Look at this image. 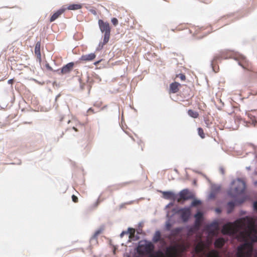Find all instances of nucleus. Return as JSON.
Instances as JSON below:
<instances>
[{
	"label": "nucleus",
	"mask_w": 257,
	"mask_h": 257,
	"mask_svg": "<svg viewBox=\"0 0 257 257\" xmlns=\"http://www.w3.org/2000/svg\"><path fill=\"white\" fill-rule=\"evenodd\" d=\"M174 204V203L173 202H170L169 204H168L166 206V208H168L169 207V206H172Z\"/></svg>",
	"instance_id": "nucleus-35"
},
{
	"label": "nucleus",
	"mask_w": 257,
	"mask_h": 257,
	"mask_svg": "<svg viewBox=\"0 0 257 257\" xmlns=\"http://www.w3.org/2000/svg\"><path fill=\"white\" fill-rule=\"evenodd\" d=\"M74 66V63L71 62L67 63L66 65L62 67L61 73L62 74H67L69 73Z\"/></svg>",
	"instance_id": "nucleus-8"
},
{
	"label": "nucleus",
	"mask_w": 257,
	"mask_h": 257,
	"mask_svg": "<svg viewBox=\"0 0 257 257\" xmlns=\"http://www.w3.org/2000/svg\"><path fill=\"white\" fill-rule=\"evenodd\" d=\"M183 229V227H179L172 229L170 230V234L172 236H177Z\"/></svg>",
	"instance_id": "nucleus-14"
},
{
	"label": "nucleus",
	"mask_w": 257,
	"mask_h": 257,
	"mask_svg": "<svg viewBox=\"0 0 257 257\" xmlns=\"http://www.w3.org/2000/svg\"><path fill=\"white\" fill-rule=\"evenodd\" d=\"M180 85V84L177 82L171 83L170 85V89L171 92L173 93L177 92L179 90L178 86Z\"/></svg>",
	"instance_id": "nucleus-12"
},
{
	"label": "nucleus",
	"mask_w": 257,
	"mask_h": 257,
	"mask_svg": "<svg viewBox=\"0 0 257 257\" xmlns=\"http://www.w3.org/2000/svg\"><path fill=\"white\" fill-rule=\"evenodd\" d=\"M220 172L222 173V174H224V172L223 169L222 168H220Z\"/></svg>",
	"instance_id": "nucleus-39"
},
{
	"label": "nucleus",
	"mask_w": 257,
	"mask_h": 257,
	"mask_svg": "<svg viewBox=\"0 0 257 257\" xmlns=\"http://www.w3.org/2000/svg\"><path fill=\"white\" fill-rule=\"evenodd\" d=\"M201 203V201L200 200H194L191 203L190 206L189 207H192L195 206L197 205L200 204Z\"/></svg>",
	"instance_id": "nucleus-24"
},
{
	"label": "nucleus",
	"mask_w": 257,
	"mask_h": 257,
	"mask_svg": "<svg viewBox=\"0 0 257 257\" xmlns=\"http://www.w3.org/2000/svg\"><path fill=\"white\" fill-rule=\"evenodd\" d=\"M66 10L65 8H62L57 10L53 15L51 16L50 21V22H53L55 21L61 14H62Z\"/></svg>",
	"instance_id": "nucleus-10"
},
{
	"label": "nucleus",
	"mask_w": 257,
	"mask_h": 257,
	"mask_svg": "<svg viewBox=\"0 0 257 257\" xmlns=\"http://www.w3.org/2000/svg\"><path fill=\"white\" fill-rule=\"evenodd\" d=\"M102 231V229L99 228L97 229L94 233L92 237L91 238V239H96L97 237V236L100 234Z\"/></svg>",
	"instance_id": "nucleus-21"
},
{
	"label": "nucleus",
	"mask_w": 257,
	"mask_h": 257,
	"mask_svg": "<svg viewBox=\"0 0 257 257\" xmlns=\"http://www.w3.org/2000/svg\"><path fill=\"white\" fill-rule=\"evenodd\" d=\"M81 8V6L79 4H72L69 5L67 9L70 10H76L80 9Z\"/></svg>",
	"instance_id": "nucleus-16"
},
{
	"label": "nucleus",
	"mask_w": 257,
	"mask_h": 257,
	"mask_svg": "<svg viewBox=\"0 0 257 257\" xmlns=\"http://www.w3.org/2000/svg\"><path fill=\"white\" fill-rule=\"evenodd\" d=\"M73 128L75 130H76L75 128L74 127H73Z\"/></svg>",
	"instance_id": "nucleus-45"
},
{
	"label": "nucleus",
	"mask_w": 257,
	"mask_h": 257,
	"mask_svg": "<svg viewBox=\"0 0 257 257\" xmlns=\"http://www.w3.org/2000/svg\"><path fill=\"white\" fill-rule=\"evenodd\" d=\"M72 199L73 202H76L77 201L78 198L76 196H75L74 195H73L72 196Z\"/></svg>",
	"instance_id": "nucleus-33"
},
{
	"label": "nucleus",
	"mask_w": 257,
	"mask_h": 257,
	"mask_svg": "<svg viewBox=\"0 0 257 257\" xmlns=\"http://www.w3.org/2000/svg\"><path fill=\"white\" fill-rule=\"evenodd\" d=\"M202 216V213L201 212H197V213L195 214V216L198 219L201 217Z\"/></svg>",
	"instance_id": "nucleus-31"
},
{
	"label": "nucleus",
	"mask_w": 257,
	"mask_h": 257,
	"mask_svg": "<svg viewBox=\"0 0 257 257\" xmlns=\"http://www.w3.org/2000/svg\"><path fill=\"white\" fill-rule=\"evenodd\" d=\"M111 23H112V24L114 25H116L118 23V21H117V19H116L115 18H112L111 20Z\"/></svg>",
	"instance_id": "nucleus-30"
},
{
	"label": "nucleus",
	"mask_w": 257,
	"mask_h": 257,
	"mask_svg": "<svg viewBox=\"0 0 257 257\" xmlns=\"http://www.w3.org/2000/svg\"><path fill=\"white\" fill-rule=\"evenodd\" d=\"M95 54L94 53H91L88 54L83 55L80 58V60L82 61H91L95 58Z\"/></svg>",
	"instance_id": "nucleus-9"
},
{
	"label": "nucleus",
	"mask_w": 257,
	"mask_h": 257,
	"mask_svg": "<svg viewBox=\"0 0 257 257\" xmlns=\"http://www.w3.org/2000/svg\"><path fill=\"white\" fill-rule=\"evenodd\" d=\"M99 62H100V61H97V62H95L94 64L95 65H96V64H97Z\"/></svg>",
	"instance_id": "nucleus-40"
},
{
	"label": "nucleus",
	"mask_w": 257,
	"mask_h": 257,
	"mask_svg": "<svg viewBox=\"0 0 257 257\" xmlns=\"http://www.w3.org/2000/svg\"><path fill=\"white\" fill-rule=\"evenodd\" d=\"M32 80L40 84V82H38V81H37L36 79H33Z\"/></svg>",
	"instance_id": "nucleus-41"
},
{
	"label": "nucleus",
	"mask_w": 257,
	"mask_h": 257,
	"mask_svg": "<svg viewBox=\"0 0 257 257\" xmlns=\"http://www.w3.org/2000/svg\"><path fill=\"white\" fill-rule=\"evenodd\" d=\"M224 239L222 238L216 239L214 242V245L216 247H221L224 244Z\"/></svg>",
	"instance_id": "nucleus-13"
},
{
	"label": "nucleus",
	"mask_w": 257,
	"mask_h": 257,
	"mask_svg": "<svg viewBox=\"0 0 257 257\" xmlns=\"http://www.w3.org/2000/svg\"><path fill=\"white\" fill-rule=\"evenodd\" d=\"M220 188L221 187L220 185L215 184L212 185L211 187V191L216 194L220 191Z\"/></svg>",
	"instance_id": "nucleus-19"
},
{
	"label": "nucleus",
	"mask_w": 257,
	"mask_h": 257,
	"mask_svg": "<svg viewBox=\"0 0 257 257\" xmlns=\"http://www.w3.org/2000/svg\"><path fill=\"white\" fill-rule=\"evenodd\" d=\"M102 231V229L99 228L97 229L94 233L92 237L91 238V239H96L97 237V236L100 234Z\"/></svg>",
	"instance_id": "nucleus-22"
},
{
	"label": "nucleus",
	"mask_w": 257,
	"mask_h": 257,
	"mask_svg": "<svg viewBox=\"0 0 257 257\" xmlns=\"http://www.w3.org/2000/svg\"><path fill=\"white\" fill-rule=\"evenodd\" d=\"M215 211L216 212H217V213H220L221 212V210L219 208H216L215 209Z\"/></svg>",
	"instance_id": "nucleus-38"
},
{
	"label": "nucleus",
	"mask_w": 257,
	"mask_h": 257,
	"mask_svg": "<svg viewBox=\"0 0 257 257\" xmlns=\"http://www.w3.org/2000/svg\"><path fill=\"white\" fill-rule=\"evenodd\" d=\"M98 24L100 31L102 33H104V43H107L109 41L110 33V29L109 23L107 22H104L102 20H99Z\"/></svg>",
	"instance_id": "nucleus-4"
},
{
	"label": "nucleus",
	"mask_w": 257,
	"mask_h": 257,
	"mask_svg": "<svg viewBox=\"0 0 257 257\" xmlns=\"http://www.w3.org/2000/svg\"><path fill=\"white\" fill-rule=\"evenodd\" d=\"M253 208L254 210H257V201L253 203Z\"/></svg>",
	"instance_id": "nucleus-34"
},
{
	"label": "nucleus",
	"mask_w": 257,
	"mask_h": 257,
	"mask_svg": "<svg viewBox=\"0 0 257 257\" xmlns=\"http://www.w3.org/2000/svg\"><path fill=\"white\" fill-rule=\"evenodd\" d=\"M167 216L169 217V214L168 213L167 214Z\"/></svg>",
	"instance_id": "nucleus-44"
},
{
	"label": "nucleus",
	"mask_w": 257,
	"mask_h": 257,
	"mask_svg": "<svg viewBox=\"0 0 257 257\" xmlns=\"http://www.w3.org/2000/svg\"><path fill=\"white\" fill-rule=\"evenodd\" d=\"M179 197L177 194V202H180L181 199L184 200H188L191 199L195 198L194 194L190 192L188 189H184L182 190L179 193Z\"/></svg>",
	"instance_id": "nucleus-5"
},
{
	"label": "nucleus",
	"mask_w": 257,
	"mask_h": 257,
	"mask_svg": "<svg viewBox=\"0 0 257 257\" xmlns=\"http://www.w3.org/2000/svg\"><path fill=\"white\" fill-rule=\"evenodd\" d=\"M246 188L245 182L241 179H237L232 182V186L228 190V195L231 198L238 202L239 204L243 203V200H237V198L243 193Z\"/></svg>",
	"instance_id": "nucleus-2"
},
{
	"label": "nucleus",
	"mask_w": 257,
	"mask_h": 257,
	"mask_svg": "<svg viewBox=\"0 0 257 257\" xmlns=\"http://www.w3.org/2000/svg\"><path fill=\"white\" fill-rule=\"evenodd\" d=\"M179 77L182 80H184L185 79V76L182 73L179 74Z\"/></svg>",
	"instance_id": "nucleus-32"
},
{
	"label": "nucleus",
	"mask_w": 257,
	"mask_h": 257,
	"mask_svg": "<svg viewBox=\"0 0 257 257\" xmlns=\"http://www.w3.org/2000/svg\"><path fill=\"white\" fill-rule=\"evenodd\" d=\"M237 238L244 243L237 247V257H251L252 245L257 242V227L256 221L249 216L238 219L235 222Z\"/></svg>",
	"instance_id": "nucleus-1"
},
{
	"label": "nucleus",
	"mask_w": 257,
	"mask_h": 257,
	"mask_svg": "<svg viewBox=\"0 0 257 257\" xmlns=\"http://www.w3.org/2000/svg\"><path fill=\"white\" fill-rule=\"evenodd\" d=\"M198 133L199 136L202 138L203 139L205 138V135L203 133V130L202 128L199 127L198 128Z\"/></svg>",
	"instance_id": "nucleus-25"
},
{
	"label": "nucleus",
	"mask_w": 257,
	"mask_h": 257,
	"mask_svg": "<svg viewBox=\"0 0 257 257\" xmlns=\"http://www.w3.org/2000/svg\"><path fill=\"white\" fill-rule=\"evenodd\" d=\"M171 226V224L169 222V221H167L166 223V229L167 230H170V227Z\"/></svg>",
	"instance_id": "nucleus-29"
},
{
	"label": "nucleus",
	"mask_w": 257,
	"mask_h": 257,
	"mask_svg": "<svg viewBox=\"0 0 257 257\" xmlns=\"http://www.w3.org/2000/svg\"><path fill=\"white\" fill-rule=\"evenodd\" d=\"M161 239V232L159 230H157L154 234L152 240L154 242H157Z\"/></svg>",
	"instance_id": "nucleus-15"
},
{
	"label": "nucleus",
	"mask_w": 257,
	"mask_h": 257,
	"mask_svg": "<svg viewBox=\"0 0 257 257\" xmlns=\"http://www.w3.org/2000/svg\"><path fill=\"white\" fill-rule=\"evenodd\" d=\"M41 42L38 41L37 42L35 47V53L37 55L39 62L41 61V56L40 52Z\"/></svg>",
	"instance_id": "nucleus-11"
},
{
	"label": "nucleus",
	"mask_w": 257,
	"mask_h": 257,
	"mask_svg": "<svg viewBox=\"0 0 257 257\" xmlns=\"http://www.w3.org/2000/svg\"><path fill=\"white\" fill-rule=\"evenodd\" d=\"M106 43H104V40L103 41V43L100 42L98 44V47L96 49V51H99L102 49L103 45Z\"/></svg>",
	"instance_id": "nucleus-26"
},
{
	"label": "nucleus",
	"mask_w": 257,
	"mask_h": 257,
	"mask_svg": "<svg viewBox=\"0 0 257 257\" xmlns=\"http://www.w3.org/2000/svg\"><path fill=\"white\" fill-rule=\"evenodd\" d=\"M209 226L213 227L215 229H217L218 228V223L217 221H214L210 224Z\"/></svg>",
	"instance_id": "nucleus-27"
},
{
	"label": "nucleus",
	"mask_w": 257,
	"mask_h": 257,
	"mask_svg": "<svg viewBox=\"0 0 257 257\" xmlns=\"http://www.w3.org/2000/svg\"><path fill=\"white\" fill-rule=\"evenodd\" d=\"M188 114L193 118H197L199 115L197 111H194L191 109H189L188 111Z\"/></svg>",
	"instance_id": "nucleus-18"
},
{
	"label": "nucleus",
	"mask_w": 257,
	"mask_h": 257,
	"mask_svg": "<svg viewBox=\"0 0 257 257\" xmlns=\"http://www.w3.org/2000/svg\"><path fill=\"white\" fill-rule=\"evenodd\" d=\"M247 169H250V167H247Z\"/></svg>",
	"instance_id": "nucleus-43"
},
{
	"label": "nucleus",
	"mask_w": 257,
	"mask_h": 257,
	"mask_svg": "<svg viewBox=\"0 0 257 257\" xmlns=\"http://www.w3.org/2000/svg\"><path fill=\"white\" fill-rule=\"evenodd\" d=\"M216 194V193H214L212 191H211V192L209 193V194L208 196V199H211L214 198Z\"/></svg>",
	"instance_id": "nucleus-28"
},
{
	"label": "nucleus",
	"mask_w": 257,
	"mask_h": 257,
	"mask_svg": "<svg viewBox=\"0 0 257 257\" xmlns=\"http://www.w3.org/2000/svg\"><path fill=\"white\" fill-rule=\"evenodd\" d=\"M163 198L165 199H171L173 201L177 200V194L172 191H162Z\"/></svg>",
	"instance_id": "nucleus-7"
},
{
	"label": "nucleus",
	"mask_w": 257,
	"mask_h": 257,
	"mask_svg": "<svg viewBox=\"0 0 257 257\" xmlns=\"http://www.w3.org/2000/svg\"><path fill=\"white\" fill-rule=\"evenodd\" d=\"M234 203L233 201H230L228 203V207H227V213H231L234 209Z\"/></svg>",
	"instance_id": "nucleus-17"
},
{
	"label": "nucleus",
	"mask_w": 257,
	"mask_h": 257,
	"mask_svg": "<svg viewBox=\"0 0 257 257\" xmlns=\"http://www.w3.org/2000/svg\"><path fill=\"white\" fill-rule=\"evenodd\" d=\"M173 211L174 213L172 215L179 211H181V218L182 220L184 222L188 221L190 214V207H185L184 208H181L178 211H176L175 209H173Z\"/></svg>",
	"instance_id": "nucleus-6"
},
{
	"label": "nucleus",
	"mask_w": 257,
	"mask_h": 257,
	"mask_svg": "<svg viewBox=\"0 0 257 257\" xmlns=\"http://www.w3.org/2000/svg\"><path fill=\"white\" fill-rule=\"evenodd\" d=\"M45 66H46V67L48 69H49V70H51V69H52V68L50 66V65H49V64H48V63H47V64H46L45 65Z\"/></svg>",
	"instance_id": "nucleus-36"
},
{
	"label": "nucleus",
	"mask_w": 257,
	"mask_h": 257,
	"mask_svg": "<svg viewBox=\"0 0 257 257\" xmlns=\"http://www.w3.org/2000/svg\"><path fill=\"white\" fill-rule=\"evenodd\" d=\"M153 244L146 240H140L137 247V251L139 254L144 255L151 253L154 249Z\"/></svg>",
	"instance_id": "nucleus-3"
},
{
	"label": "nucleus",
	"mask_w": 257,
	"mask_h": 257,
	"mask_svg": "<svg viewBox=\"0 0 257 257\" xmlns=\"http://www.w3.org/2000/svg\"><path fill=\"white\" fill-rule=\"evenodd\" d=\"M207 257H211L210 254H207Z\"/></svg>",
	"instance_id": "nucleus-42"
},
{
	"label": "nucleus",
	"mask_w": 257,
	"mask_h": 257,
	"mask_svg": "<svg viewBox=\"0 0 257 257\" xmlns=\"http://www.w3.org/2000/svg\"><path fill=\"white\" fill-rule=\"evenodd\" d=\"M177 250L176 245H170L166 247V252L169 253L171 251H175Z\"/></svg>",
	"instance_id": "nucleus-23"
},
{
	"label": "nucleus",
	"mask_w": 257,
	"mask_h": 257,
	"mask_svg": "<svg viewBox=\"0 0 257 257\" xmlns=\"http://www.w3.org/2000/svg\"><path fill=\"white\" fill-rule=\"evenodd\" d=\"M13 81V79H9L8 81V83L9 84H11L12 83Z\"/></svg>",
	"instance_id": "nucleus-37"
},
{
	"label": "nucleus",
	"mask_w": 257,
	"mask_h": 257,
	"mask_svg": "<svg viewBox=\"0 0 257 257\" xmlns=\"http://www.w3.org/2000/svg\"><path fill=\"white\" fill-rule=\"evenodd\" d=\"M131 231H133V233H134L135 232V230L134 229L128 227L127 231H123L121 232V233L120 234V237H122V236L125 234H127L128 233H131Z\"/></svg>",
	"instance_id": "nucleus-20"
}]
</instances>
